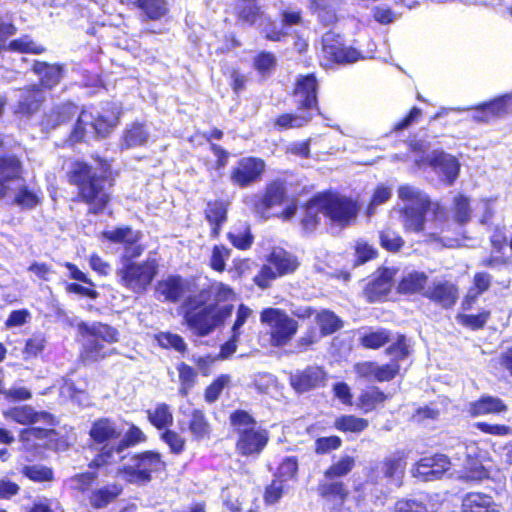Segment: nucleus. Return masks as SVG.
Masks as SVG:
<instances>
[{"label": "nucleus", "mask_w": 512, "mask_h": 512, "mask_svg": "<svg viewBox=\"0 0 512 512\" xmlns=\"http://www.w3.org/2000/svg\"><path fill=\"white\" fill-rule=\"evenodd\" d=\"M450 459L440 453L421 457L412 469L413 477L424 481H435L440 479L450 469Z\"/></svg>", "instance_id": "6ab92c4d"}, {"label": "nucleus", "mask_w": 512, "mask_h": 512, "mask_svg": "<svg viewBox=\"0 0 512 512\" xmlns=\"http://www.w3.org/2000/svg\"><path fill=\"white\" fill-rule=\"evenodd\" d=\"M384 352L387 356L391 357L387 363H392L396 366L398 377L401 371L400 362L407 359L411 353L407 337L402 333H398L394 342L388 345Z\"/></svg>", "instance_id": "79ce46f5"}, {"label": "nucleus", "mask_w": 512, "mask_h": 512, "mask_svg": "<svg viewBox=\"0 0 512 512\" xmlns=\"http://www.w3.org/2000/svg\"><path fill=\"white\" fill-rule=\"evenodd\" d=\"M80 109L81 108L72 100H65L53 104L50 109L42 115L40 126L47 132L67 126L74 120L76 115H78Z\"/></svg>", "instance_id": "aec40b11"}, {"label": "nucleus", "mask_w": 512, "mask_h": 512, "mask_svg": "<svg viewBox=\"0 0 512 512\" xmlns=\"http://www.w3.org/2000/svg\"><path fill=\"white\" fill-rule=\"evenodd\" d=\"M313 118L310 114H306L301 110H296L295 113L284 112L279 114L273 120V126L277 131H285L293 128H302L308 125Z\"/></svg>", "instance_id": "37998d69"}, {"label": "nucleus", "mask_w": 512, "mask_h": 512, "mask_svg": "<svg viewBox=\"0 0 512 512\" xmlns=\"http://www.w3.org/2000/svg\"><path fill=\"white\" fill-rule=\"evenodd\" d=\"M5 50L20 54L41 55L47 51V48L34 42L29 35H23L11 40Z\"/></svg>", "instance_id": "09e8293b"}, {"label": "nucleus", "mask_w": 512, "mask_h": 512, "mask_svg": "<svg viewBox=\"0 0 512 512\" xmlns=\"http://www.w3.org/2000/svg\"><path fill=\"white\" fill-rule=\"evenodd\" d=\"M379 243L384 250L397 253L403 248L405 241L397 231L386 227L379 231Z\"/></svg>", "instance_id": "13d9d810"}, {"label": "nucleus", "mask_w": 512, "mask_h": 512, "mask_svg": "<svg viewBox=\"0 0 512 512\" xmlns=\"http://www.w3.org/2000/svg\"><path fill=\"white\" fill-rule=\"evenodd\" d=\"M502 505L497 503L490 494L472 491L466 493L461 500V512H501Z\"/></svg>", "instance_id": "c756f323"}, {"label": "nucleus", "mask_w": 512, "mask_h": 512, "mask_svg": "<svg viewBox=\"0 0 512 512\" xmlns=\"http://www.w3.org/2000/svg\"><path fill=\"white\" fill-rule=\"evenodd\" d=\"M177 371L180 381L179 394L186 397L190 389L196 383L197 371L185 362H181L177 365Z\"/></svg>", "instance_id": "680f3d73"}, {"label": "nucleus", "mask_w": 512, "mask_h": 512, "mask_svg": "<svg viewBox=\"0 0 512 512\" xmlns=\"http://www.w3.org/2000/svg\"><path fill=\"white\" fill-rule=\"evenodd\" d=\"M329 375L325 368L320 365H308L298 369L289 376L291 388L298 394L324 388L327 385Z\"/></svg>", "instance_id": "2eb2a0df"}, {"label": "nucleus", "mask_w": 512, "mask_h": 512, "mask_svg": "<svg viewBox=\"0 0 512 512\" xmlns=\"http://www.w3.org/2000/svg\"><path fill=\"white\" fill-rule=\"evenodd\" d=\"M188 415L187 430L195 441L208 440L212 434V425L206 412L200 408L192 409Z\"/></svg>", "instance_id": "e433bc0d"}, {"label": "nucleus", "mask_w": 512, "mask_h": 512, "mask_svg": "<svg viewBox=\"0 0 512 512\" xmlns=\"http://www.w3.org/2000/svg\"><path fill=\"white\" fill-rule=\"evenodd\" d=\"M431 203H421L420 205H405L401 214L404 217V228L406 231L416 233L424 231L426 214Z\"/></svg>", "instance_id": "4c0bfd02"}, {"label": "nucleus", "mask_w": 512, "mask_h": 512, "mask_svg": "<svg viewBox=\"0 0 512 512\" xmlns=\"http://www.w3.org/2000/svg\"><path fill=\"white\" fill-rule=\"evenodd\" d=\"M91 158L95 167L82 158L70 159L65 179L70 186L76 188L73 201L86 205L88 214L100 215L112 201L111 190L120 172L114 169L111 158L99 154H93Z\"/></svg>", "instance_id": "f03ea898"}, {"label": "nucleus", "mask_w": 512, "mask_h": 512, "mask_svg": "<svg viewBox=\"0 0 512 512\" xmlns=\"http://www.w3.org/2000/svg\"><path fill=\"white\" fill-rule=\"evenodd\" d=\"M451 210L454 221L459 225H465L471 220L470 199L467 196L457 194L453 199Z\"/></svg>", "instance_id": "bf43d9fd"}, {"label": "nucleus", "mask_w": 512, "mask_h": 512, "mask_svg": "<svg viewBox=\"0 0 512 512\" xmlns=\"http://www.w3.org/2000/svg\"><path fill=\"white\" fill-rule=\"evenodd\" d=\"M369 426L366 418L355 414H342L338 416L333 423V427L342 433L361 434Z\"/></svg>", "instance_id": "a18cd8bd"}, {"label": "nucleus", "mask_w": 512, "mask_h": 512, "mask_svg": "<svg viewBox=\"0 0 512 512\" xmlns=\"http://www.w3.org/2000/svg\"><path fill=\"white\" fill-rule=\"evenodd\" d=\"M149 133L143 123L133 122L124 131L121 137V147L130 149L143 146L147 143Z\"/></svg>", "instance_id": "c03bdc74"}, {"label": "nucleus", "mask_w": 512, "mask_h": 512, "mask_svg": "<svg viewBox=\"0 0 512 512\" xmlns=\"http://www.w3.org/2000/svg\"><path fill=\"white\" fill-rule=\"evenodd\" d=\"M231 383L229 374H220L212 380V382L204 389L203 397L206 403H215L225 387Z\"/></svg>", "instance_id": "052dcab7"}, {"label": "nucleus", "mask_w": 512, "mask_h": 512, "mask_svg": "<svg viewBox=\"0 0 512 512\" xmlns=\"http://www.w3.org/2000/svg\"><path fill=\"white\" fill-rule=\"evenodd\" d=\"M102 237L112 244H123L125 251L121 258H139L144 250L140 244L141 231H133L130 226H118L112 230L103 231Z\"/></svg>", "instance_id": "a211bd4d"}, {"label": "nucleus", "mask_w": 512, "mask_h": 512, "mask_svg": "<svg viewBox=\"0 0 512 512\" xmlns=\"http://www.w3.org/2000/svg\"><path fill=\"white\" fill-rule=\"evenodd\" d=\"M298 257L281 247H274L266 256V263L261 265L252 281L261 290L272 287L273 282L281 277L293 274L299 267Z\"/></svg>", "instance_id": "6e6552de"}, {"label": "nucleus", "mask_w": 512, "mask_h": 512, "mask_svg": "<svg viewBox=\"0 0 512 512\" xmlns=\"http://www.w3.org/2000/svg\"><path fill=\"white\" fill-rule=\"evenodd\" d=\"M304 211L301 226L306 232H313L321 223V213L324 214L323 193L314 194L302 205Z\"/></svg>", "instance_id": "f704fd0d"}, {"label": "nucleus", "mask_w": 512, "mask_h": 512, "mask_svg": "<svg viewBox=\"0 0 512 512\" xmlns=\"http://www.w3.org/2000/svg\"><path fill=\"white\" fill-rule=\"evenodd\" d=\"M230 202L225 199H211L206 202L204 218L210 227V237L218 239L221 230L228 220Z\"/></svg>", "instance_id": "a878e982"}, {"label": "nucleus", "mask_w": 512, "mask_h": 512, "mask_svg": "<svg viewBox=\"0 0 512 512\" xmlns=\"http://www.w3.org/2000/svg\"><path fill=\"white\" fill-rule=\"evenodd\" d=\"M31 71L38 76L39 82L36 85L43 92V90H52L60 84L64 77L65 68L60 63L35 60Z\"/></svg>", "instance_id": "bb28decb"}, {"label": "nucleus", "mask_w": 512, "mask_h": 512, "mask_svg": "<svg viewBox=\"0 0 512 512\" xmlns=\"http://www.w3.org/2000/svg\"><path fill=\"white\" fill-rule=\"evenodd\" d=\"M135 258H121L122 266L116 270L120 284L135 294H144L158 274V263L155 259L140 262Z\"/></svg>", "instance_id": "1a4fd4ad"}, {"label": "nucleus", "mask_w": 512, "mask_h": 512, "mask_svg": "<svg viewBox=\"0 0 512 512\" xmlns=\"http://www.w3.org/2000/svg\"><path fill=\"white\" fill-rule=\"evenodd\" d=\"M231 255V249L223 244L214 245L211 250L209 267L218 273H222L226 268V260Z\"/></svg>", "instance_id": "338daca9"}, {"label": "nucleus", "mask_w": 512, "mask_h": 512, "mask_svg": "<svg viewBox=\"0 0 512 512\" xmlns=\"http://www.w3.org/2000/svg\"><path fill=\"white\" fill-rule=\"evenodd\" d=\"M148 421L158 430H165L173 424V414L166 403H159L154 410L147 411Z\"/></svg>", "instance_id": "3c124183"}, {"label": "nucleus", "mask_w": 512, "mask_h": 512, "mask_svg": "<svg viewBox=\"0 0 512 512\" xmlns=\"http://www.w3.org/2000/svg\"><path fill=\"white\" fill-rule=\"evenodd\" d=\"M155 339L158 345L163 349H174L175 351L184 354L187 350V345L182 336L172 332H159L156 334Z\"/></svg>", "instance_id": "0e129e2a"}, {"label": "nucleus", "mask_w": 512, "mask_h": 512, "mask_svg": "<svg viewBox=\"0 0 512 512\" xmlns=\"http://www.w3.org/2000/svg\"><path fill=\"white\" fill-rule=\"evenodd\" d=\"M429 277L423 271L413 270L404 275L398 280L396 285V292L399 295L413 296L420 295L424 298L426 289L428 287Z\"/></svg>", "instance_id": "7c9ffc66"}, {"label": "nucleus", "mask_w": 512, "mask_h": 512, "mask_svg": "<svg viewBox=\"0 0 512 512\" xmlns=\"http://www.w3.org/2000/svg\"><path fill=\"white\" fill-rule=\"evenodd\" d=\"M427 163L434 171L443 174V180L447 185H452L459 176L460 163L453 155L437 151L428 158Z\"/></svg>", "instance_id": "cd10ccee"}, {"label": "nucleus", "mask_w": 512, "mask_h": 512, "mask_svg": "<svg viewBox=\"0 0 512 512\" xmlns=\"http://www.w3.org/2000/svg\"><path fill=\"white\" fill-rule=\"evenodd\" d=\"M322 55L329 65H345L363 59L360 51L345 45L335 34H328L322 39Z\"/></svg>", "instance_id": "f3484780"}, {"label": "nucleus", "mask_w": 512, "mask_h": 512, "mask_svg": "<svg viewBox=\"0 0 512 512\" xmlns=\"http://www.w3.org/2000/svg\"><path fill=\"white\" fill-rule=\"evenodd\" d=\"M252 64L260 75H267L276 68L277 60L274 53L260 51L254 56Z\"/></svg>", "instance_id": "774afa93"}, {"label": "nucleus", "mask_w": 512, "mask_h": 512, "mask_svg": "<svg viewBox=\"0 0 512 512\" xmlns=\"http://www.w3.org/2000/svg\"><path fill=\"white\" fill-rule=\"evenodd\" d=\"M86 114V109L81 108L78 112V115H76V117L74 118V123L71 127V130L65 138V142L68 145L74 146L76 144L85 142L88 125V122L85 120Z\"/></svg>", "instance_id": "603ef678"}, {"label": "nucleus", "mask_w": 512, "mask_h": 512, "mask_svg": "<svg viewBox=\"0 0 512 512\" xmlns=\"http://www.w3.org/2000/svg\"><path fill=\"white\" fill-rule=\"evenodd\" d=\"M490 318L491 311L487 309H482L476 314L458 313L456 315L458 323L472 331L484 329Z\"/></svg>", "instance_id": "5fc2aeb1"}, {"label": "nucleus", "mask_w": 512, "mask_h": 512, "mask_svg": "<svg viewBox=\"0 0 512 512\" xmlns=\"http://www.w3.org/2000/svg\"><path fill=\"white\" fill-rule=\"evenodd\" d=\"M389 399L379 386L371 385L361 390L357 396L356 407L362 413L367 414L375 411L378 407L384 406L385 402Z\"/></svg>", "instance_id": "c9c22d12"}, {"label": "nucleus", "mask_w": 512, "mask_h": 512, "mask_svg": "<svg viewBox=\"0 0 512 512\" xmlns=\"http://www.w3.org/2000/svg\"><path fill=\"white\" fill-rule=\"evenodd\" d=\"M355 466V458L344 454L324 470L323 479L316 486V493L320 499L332 505L330 512H352L349 507L344 506L350 491L341 478L347 476Z\"/></svg>", "instance_id": "39448f33"}, {"label": "nucleus", "mask_w": 512, "mask_h": 512, "mask_svg": "<svg viewBox=\"0 0 512 512\" xmlns=\"http://www.w3.org/2000/svg\"><path fill=\"white\" fill-rule=\"evenodd\" d=\"M229 423L236 434L235 450L243 457L258 456L266 448L270 436L246 410L236 409L229 415Z\"/></svg>", "instance_id": "423d86ee"}, {"label": "nucleus", "mask_w": 512, "mask_h": 512, "mask_svg": "<svg viewBox=\"0 0 512 512\" xmlns=\"http://www.w3.org/2000/svg\"><path fill=\"white\" fill-rule=\"evenodd\" d=\"M390 339V331L385 328H380L375 331H368L361 335L359 338V344L365 349L378 350L388 344Z\"/></svg>", "instance_id": "864d4df0"}, {"label": "nucleus", "mask_w": 512, "mask_h": 512, "mask_svg": "<svg viewBox=\"0 0 512 512\" xmlns=\"http://www.w3.org/2000/svg\"><path fill=\"white\" fill-rule=\"evenodd\" d=\"M259 320L263 326L269 328V342L275 348H282L290 343L299 329L298 321L281 308H263Z\"/></svg>", "instance_id": "9d476101"}, {"label": "nucleus", "mask_w": 512, "mask_h": 512, "mask_svg": "<svg viewBox=\"0 0 512 512\" xmlns=\"http://www.w3.org/2000/svg\"><path fill=\"white\" fill-rule=\"evenodd\" d=\"M77 331L82 339L79 352V362L82 365L100 363L119 354L116 348L111 347L120 339L119 331L115 327L101 321H82L77 324Z\"/></svg>", "instance_id": "20e7f679"}, {"label": "nucleus", "mask_w": 512, "mask_h": 512, "mask_svg": "<svg viewBox=\"0 0 512 512\" xmlns=\"http://www.w3.org/2000/svg\"><path fill=\"white\" fill-rule=\"evenodd\" d=\"M396 270L386 266L378 267L368 278L363 297L368 303L383 302L387 299Z\"/></svg>", "instance_id": "dca6fc26"}, {"label": "nucleus", "mask_w": 512, "mask_h": 512, "mask_svg": "<svg viewBox=\"0 0 512 512\" xmlns=\"http://www.w3.org/2000/svg\"><path fill=\"white\" fill-rule=\"evenodd\" d=\"M459 297V289L456 284L448 280H440L427 287L424 298L440 306L443 309L452 308Z\"/></svg>", "instance_id": "393cba45"}, {"label": "nucleus", "mask_w": 512, "mask_h": 512, "mask_svg": "<svg viewBox=\"0 0 512 512\" xmlns=\"http://www.w3.org/2000/svg\"><path fill=\"white\" fill-rule=\"evenodd\" d=\"M264 16L265 13L259 4V0H237L235 11L237 22L254 26Z\"/></svg>", "instance_id": "ea45409f"}, {"label": "nucleus", "mask_w": 512, "mask_h": 512, "mask_svg": "<svg viewBox=\"0 0 512 512\" xmlns=\"http://www.w3.org/2000/svg\"><path fill=\"white\" fill-rule=\"evenodd\" d=\"M407 466V454L403 450H397L380 462L383 477L389 482H396L397 486L402 485Z\"/></svg>", "instance_id": "c85d7f7f"}, {"label": "nucleus", "mask_w": 512, "mask_h": 512, "mask_svg": "<svg viewBox=\"0 0 512 512\" xmlns=\"http://www.w3.org/2000/svg\"><path fill=\"white\" fill-rule=\"evenodd\" d=\"M507 409V405L500 398L482 395L469 404L468 412L470 416L477 417L487 414H500L506 412Z\"/></svg>", "instance_id": "58836bf2"}, {"label": "nucleus", "mask_w": 512, "mask_h": 512, "mask_svg": "<svg viewBox=\"0 0 512 512\" xmlns=\"http://www.w3.org/2000/svg\"><path fill=\"white\" fill-rule=\"evenodd\" d=\"M315 321L320 329V336H328L338 331L342 326V320L331 310L322 309L315 315Z\"/></svg>", "instance_id": "de8ad7c7"}, {"label": "nucleus", "mask_w": 512, "mask_h": 512, "mask_svg": "<svg viewBox=\"0 0 512 512\" xmlns=\"http://www.w3.org/2000/svg\"><path fill=\"white\" fill-rule=\"evenodd\" d=\"M134 5L152 21L161 19L169 12L167 0H135Z\"/></svg>", "instance_id": "49530a36"}, {"label": "nucleus", "mask_w": 512, "mask_h": 512, "mask_svg": "<svg viewBox=\"0 0 512 512\" xmlns=\"http://www.w3.org/2000/svg\"><path fill=\"white\" fill-rule=\"evenodd\" d=\"M87 449L93 453L92 459L87 464L89 470L77 473L70 478L72 489L82 494L88 492L90 488L97 482L99 471L107 470L114 466L105 464L100 465L96 463V458H98L101 450L96 445L92 444V441L89 437L87 442Z\"/></svg>", "instance_id": "4be33fe9"}, {"label": "nucleus", "mask_w": 512, "mask_h": 512, "mask_svg": "<svg viewBox=\"0 0 512 512\" xmlns=\"http://www.w3.org/2000/svg\"><path fill=\"white\" fill-rule=\"evenodd\" d=\"M46 101L44 93L36 84L23 88V93L13 108V114L21 118H31L36 115Z\"/></svg>", "instance_id": "5701e85b"}, {"label": "nucleus", "mask_w": 512, "mask_h": 512, "mask_svg": "<svg viewBox=\"0 0 512 512\" xmlns=\"http://www.w3.org/2000/svg\"><path fill=\"white\" fill-rule=\"evenodd\" d=\"M472 109L474 110L472 118L475 122L488 123L507 113V98L505 96L496 97L477 104Z\"/></svg>", "instance_id": "72a5a7b5"}, {"label": "nucleus", "mask_w": 512, "mask_h": 512, "mask_svg": "<svg viewBox=\"0 0 512 512\" xmlns=\"http://www.w3.org/2000/svg\"><path fill=\"white\" fill-rule=\"evenodd\" d=\"M126 457L129 461L117 468V475L128 484L146 485L154 474L163 472L167 467L162 454L156 450L128 453Z\"/></svg>", "instance_id": "0eeeda50"}, {"label": "nucleus", "mask_w": 512, "mask_h": 512, "mask_svg": "<svg viewBox=\"0 0 512 512\" xmlns=\"http://www.w3.org/2000/svg\"><path fill=\"white\" fill-rule=\"evenodd\" d=\"M319 90V80L314 72L298 75L291 91L296 110L310 114L312 118L322 115Z\"/></svg>", "instance_id": "9b49d317"}, {"label": "nucleus", "mask_w": 512, "mask_h": 512, "mask_svg": "<svg viewBox=\"0 0 512 512\" xmlns=\"http://www.w3.org/2000/svg\"><path fill=\"white\" fill-rule=\"evenodd\" d=\"M123 492L118 483H111L95 489L89 496V503L94 509H102L114 502Z\"/></svg>", "instance_id": "a19ab883"}, {"label": "nucleus", "mask_w": 512, "mask_h": 512, "mask_svg": "<svg viewBox=\"0 0 512 512\" xmlns=\"http://www.w3.org/2000/svg\"><path fill=\"white\" fill-rule=\"evenodd\" d=\"M21 474L35 483H45L54 481V471L51 467L33 464L25 465L21 469Z\"/></svg>", "instance_id": "4d7b16f0"}, {"label": "nucleus", "mask_w": 512, "mask_h": 512, "mask_svg": "<svg viewBox=\"0 0 512 512\" xmlns=\"http://www.w3.org/2000/svg\"><path fill=\"white\" fill-rule=\"evenodd\" d=\"M88 437L92 444L101 450L96 458V463L100 465L115 466L118 464L117 454L147 442L146 434L135 424L129 425L123 437L120 438V429L116 422L108 417L95 419L89 428Z\"/></svg>", "instance_id": "7ed1b4c3"}, {"label": "nucleus", "mask_w": 512, "mask_h": 512, "mask_svg": "<svg viewBox=\"0 0 512 512\" xmlns=\"http://www.w3.org/2000/svg\"><path fill=\"white\" fill-rule=\"evenodd\" d=\"M299 470L298 459L296 456H287L282 459L273 474V478L285 483L297 478Z\"/></svg>", "instance_id": "6e6d98bb"}, {"label": "nucleus", "mask_w": 512, "mask_h": 512, "mask_svg": "<svg viewBox=\"0 0 512 512\" xmlns=\"http://www.w3.org/2000/svg\"><path fill=\"white\" fill-rule=\"evenodd\" d=\"M287 199V187L284 180L276 178L268 181L262 192L252 199L251 210L262 220L269 219L273 207L283 204Z\"/></svg>", "instance_id": "ddd939ff"}, {"label": "nucleus", "mask_w": 512, "mask_h": 512, "mask_svg": "<svg viewBox=\"0 0 512 512\" xmlns=\"http://www.w3.org/2000/svg\"><path fill=\"white\" fill-rule=\"evenodd\" d=\"M267 169L266 161L258 156H242L230 168L228 179L237 189H247L259 183Z\"/></svg>", "instance_id": "f8f14e48"}, {"label": "nucleus", "mask_w": 512, "mask_h": 512, "mask_svg": "<svg viewBox=\"0 0 512 512\" xmlns=\"http://www.w3.org/2000/svg\"><path fill=\"white\" fill-rule=\"evenodd\" d=\"M121 112L115 105H106L101 112L92 117L90 125L99 138L107 137L118 125Z\"/></svg>", "instance_id": "473e14b6"}, {"label": "nucleus", "mask_w": 512, "mask_h": 512, "mask_svg": "<svg viewBox=\"0 0 512 512\" xmlns=\"http://www.w3.org/2000/svg\"><path fill=\"white\" fill-rule=\"evenodd\" d=\"M21 173L22 163L16 155H0V199L5 198L8 194V182L19 179Z\"/></svg>", "instance_id": "2f4dec72"}, {"label": "nucleus", "mask_w": 512, "mask_h": 512, "mask_svg": "<svg viewBox=\"0 0 512 512\" xmlns=\"http://www.w3.org/2000/svg\"><path fill=\"white\" fill-rule=\"evenodd\" d=\"M491 254L480 261V266L485 268L496 269L507 267L512 264V254L507 255L505 249L508 245V237L506 234L496 229L489 238Z\"/></svg>", "instance_id": "b1692460"}, {"label": "nucleus", "mask_w": 512, "mask_h": 512, "mask_svg": "<svg viewBox=\"0 0 512 512\" xmlns=\"http://www.w3.org/2000/svg\"><path fill=\"white\" fill-rule=\"evenodd\" d=\"M156 291L168 303L183 299L179 308L182 324L196 337H206L223 326L234 310L231 303L220 304L234 295L233 289L222 282L200 288L195 276L171 274L157 282Z\"/></svg>", "instance_id": "f257e3e1"}, {"label": "nucleus", "mask_w": 512, "mask_h": 512, "mask_svg": "<svg viewBox=\"0 0 512 512\" xmlns=\"http://www.w3.org/2000/svg\"><path fill=\"white\" fill-rule=\"evenodd\" d=\"M6 419H9L17 424L30 425L39 420V414L31 406H15L3 412Z\"/></svg>", "instance_id": "8fccbe9b"}, {"label": "nucleus", "mask_w": 512, "mask_h": 512, "mask_svg": "<svg viewBox=\"0 0 512 512\" xmlns=\"http://www.w3.org/2000/svg\"><path fill=\"white\" fill-rule=\"evenodd\" d=\"M342 443L338 435L318 437L314 441L313 450L316 455L323 456L338 450Z\"/></svg>", "instance_id": "69168bd1"}, {"label": "nucleus", "mask_w": 512, "mask_h": 512, "mask_svg": "<svg viewBox=\"0 0 512 512\" xmlns=\"http://www.w3.org/2000/svg\"><path fill=\"white\" fill-rule=\"evenodd\" d=\"M47 345V340L43 334L37 333L25 341L22 350L24 359L31 360L42 355Z\"/></svg>", "instance_id": "e2e57ef3"}, {"label": "nucleus", "mask_w": 512, "mask_h": 512, "mask_svg": "<svg viewBox=\"0 0 512 512\" xmlns=\"http://www.w3.org/2000/svg\"><path fill=\"white\" fill-rule=\"evenodd\" d=\"M324 216L342 227L350 224L357 216L359 207L350 197L323 193Z\"/></svg>", "instance_id": "4468645a"}, {"label": "nucleus", "mask_w": 512, "mask_h": 512, "mask_svg": "<svg viewBox=\"0 0 512 512\" xmlns=\"http://www.w3.org/2000/svg\"><path fill=\"white\" fill-rule=\"evenodd\" d=\"M356 377L367 382H391L397 377V368L392 363L379 364L376 361H360L354 364Z\"/></svg>", "instance_id": "412c9836"}]
</instances>
